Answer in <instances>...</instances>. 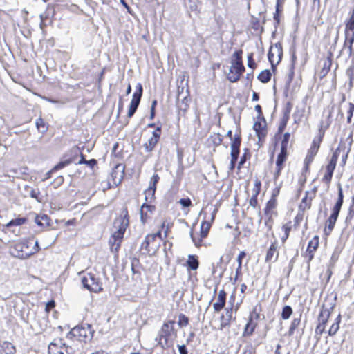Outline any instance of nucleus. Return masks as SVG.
I'll return each instance as SVG.
<instances>
[{
	"label": "nucleus",
	"mask_w": 354,
	"mask_h": 354,
	"mask_svg": "<svg viewBox=\"0 0 354 354\" xmlns=\"http://www.w3.org/2000/svg\"><path fill=\"white\" fill-rule=\"evenodd\" d=\"M247 64L248 66L252 71L255 70L257 68L258 65L254 60L253 53H250L248 54Z\"/></svg>",
	"instance_id": "49"
},
{
	"label": "nucleus",
	"mask_w": 354,
	"mask_h": 354,
	"mask_svg": "<svg viewBox=\"0 0 354 354\" xmlns=\"http://www.w3.org/2000/svg\"><path fill=\"white\" fill-rule=\"evenodd\" d=\"M333 312V307H326L323 304L319 311L316 326H315V337L319 340L323 334H327V337H334L337 335L340 329V324L342 322V315L339 314L333 320V322L330 326L328 330L326 327L328 324L329 320Z\"/></svg>",
	"instance_id": "2"
},
{
	"label": "nucleus",
	"mask_w": 354,
	"mask_h": 354,
	"mask_svg": "<svg viewBox=\"0 0 354 354\" xmlns=\"http://www.w3.org/2000/svg\"><path fill=\"white\" fill-rule=\"evenodd\" d=\"M82 284L88 291L99 293L103 291L102 283L95 274L88 272L81 278Z\"/></svg>",
	"instance_id": "14"
},
{
	"label": "nucleus",
	"mask_w": 354,
	"mask_h": 354,
	"mask_svg": "<svg viewBox=\"0 0 354 354\" xmlns=\"http://www.w3.org/2000/svg\"><path fill=\"white\" fill-rule=\"evenodd\" d=\"M131 271L133 273V279L136 280H142V272L145 270L143 266L140 261V259L136 257H133L131 261Z\"/></svg>",
	"instance_id": "30"
},
{
	"label": "nucleus",
	"mask_w": 354,
	"mask_h": 354,
	"mask_svg": "<svg viewBox=\"0 0 354 354\" xmlns=\"http://www.w3.org/2000/svg\"><path fill=\"white\" fill-rule=\"evenodd\" d=\"M55 15V6L53 4H48L46 10L40 15V19L41 21H47L48 19H53Z\"/></svg>",
	"instance_id": "40"
},
{
	"label": "nucleus",
	"mask_w": 354,
	"mask_h": 354,
	"mask_svg": "<svg viewBox=\"0 0 354 354\" xmlns=\"http://www.w3.org/2000/svg\"><path fill=\"white\" fill-rule=\"evenodd\" d=\"M283 55V46L281 42L279 41L270 46L268 58L273 70H275L277 65L281 62Z\"/></svg>",
	"instance_id": "15"
},
{
	"label": "nucleus",
	"mask_w": 354,
	"mask_h": 354,
	"mask_svg": "<svg viewBox=\"0 0 354 354\" xmlns=\"http://www.w3.org/2000/svg\"><path fill=\"white\" fill-rule=\"evenodd\" d=\"M156 209V205L148 203H144L140 209L141 222L143 224L146 223L151 218V216Z\"/></svg>",
	"instance_id": "28"
},
{
	"label": "nucleus",
	"mask_w": 354,
	"mask_h": 354,
	"mask_svg": "<svg viewBox=\"0 0 354 354\" xmlns=\"http://www.w3.org/2000/svg\"><path fill=\"white\" fill-rule=\"evenodd\" d=\"M143 88L142 86L140 83H138L136 86V91L133 94L132 99L131 100L128 112H127V117L129 118H131L134 113H136L139 104L140 102V100L142 95Z\"/></svg>",
	"instance_id": "22"
},
{
	"label": "nucleus",
	"mask_w": 354,
	"mask_h": 354,
	"mask_svg": "<svg viewBox=\"0 0 354 354\" xmlns=\"http://www.w3.org/2000/svg\"><path fill=\"white\" fill-rule=\"evenodd\" d=\"M253 129L258 138V143L262 146L268 136V124L266 118L257 120L253 124Z\"/></svg>",
	"instance_id": "19"
},
{
	"label": "nucleus",
	"mask_w": 354,
	"mask_h": 354,
	"mask_svg": "<svg viewBox=\"0 0 354 354\" xmlns=\"http://www.w3.org/2000/svg\"><path fill=\"white\" fill-rule=\"evenodd\" d=\"M217 209L211 206L209 208L206 206L201 212L203 216V221H201L200 230L194 231L191 230L190 236L194 245L199 248L205 245L204 240L208 236L210 229L214 222Z\"/></svg>",
	"instance_id": "3"
},
{
	"label": "nucleus",
	"mask_w": 354,
	"mask_h": 354,
	"mask_svg": "<svg viewBox=\"0 0 354 354\" xmlns=\"http://www.w3.org/2000/svg\"><path fill=\"white\" fill-rule=\"evenodd\" d=\"M175 321L168 320L165 322L156 337V341L162 348L168 349L173 346L175 339L177 338L178 332L175 328Z\"/></svg>",
	"instance_id": "6"
},
{
	"label": "nucleus",
	"mask_w": 354,
	"mask_h": 354,
	"mask_svg": "<svg viewBox=\"0 0 354 354\" xmlns=\"http://www.w3.org/2000/svg\"><path fill=\"white\" fill-rule=\"evenodd\" d=\"M188 271L196 270L199 267L198 257L196 255H188L187 260L185 264Z\"/></svg>",
	"instance_id": "39"
},
{
	"label": "nucleus",
	"mask_w": 354,
	"mask_h": 354,
	"mask_svg": "<svg viewBox=\"0 0 354 354\" xmlns=\"http://www.w3.org/2000/svg\"><path fill=\"white\" fill-rule=\"evenodd\" d=\"M344 203V194L342 187L339 185L338 189V198L335 204L331 209V214L326 219L324 228V234L328 236H329L336 224L339 212L341 211Z\"/></svg>",
	"instance_id": "10"
},
{
	"label": "nucleus",
	"mask_w": 354,
	"mask_h": 354,
	"mask_svg": "<svg viewBox=\"0 0 354 354\" xmlns=\"http://www.w3.org/2000/svg\"><path fill=\"white\" fill-rule=\"evenodd\" d=\"M344 40L340 53L346 50L349 57H354V32L344 31Z\"/></svg>",
	"instance_id": "26"
},
{
	"label": "nucleus",
	"mask_w": 354,
	"mask_h": 354,
	"mask_svg": "<svg viewBox=\"0 0 354 354\" xmlns=\"http://www.w3.org/2000/svg\"><path fill=\"white\" fill-rule=\"evenodd\" d=\"M227 295V292L223 288L218 291L216 297V301L213 304V308L215 313H219L225 308Z\"/></svg>",
	"instance_id": "29"
},
{
	"label": "nucleus",
	"mask_w": 354,
	"mask_h": 354,
	"mask_svg": "<svg viewBox=\"0 0 354 354\" xmlns=\"http://www.w3.org/2000/svg\"><path fill=\"white\" fill-rule=\"evenodd\" d=\"M318 188L317 186L313 187L310 190H307L304 192L300 203L298 205V211L294 217V228L298 229L306 217L308 220V215L306 212L309 211L313 206V201L316 198Z\"/></svg>",
	"instance_id": "7"
},
{
	"label": "nucleus",
	"mask_w": 354,
	"mask_h": 354,
	"mask_svg": "<svg viewBox=\"0 0 354 354\" xmlns=\"http://www.w3.org/2000/svg\"><path fill=\"white\" fill-rule=\"evenodd\" d=\"M155 193L156 190L151 189V188H147L145 189L144 192L145 196V203H151L153 201H154L156 199Z\"/></svg>",
	"instance_id": "48"
},
{
	"label": "nucleus",
	"mask_w": 354,
	"mask_h": 354,
	"mask_svg": "<svg viewBox=\"0 0 354 354\" xmlns=\"http://www.w3.org/2000/svg\"><path fill=\"white\" fill-rule=\"evenodd\" d=\"M255 111L257 112L258 115L257 116V120H260L262 118H265L263 114L262 108L260 104H257L254 107Z\"/></svg>",
	"instance_id": "60"
},
{
	"label": "nucleus",
	"mask_w": 354,
	"mask_h": 354,
	"mask_svg": "<svg viewBox=\"0 0 354 354\" xmlns=\"http://www.w3.org/2000/svg\"><path fill=\"white\" fill-rule=\"evenodd\" d=\"M292 229L295 230L294 228V223H292V221H288L281 225V230L283 232V235L280 237L281 243L284 244L286 242Z\"/></svg>",
	"instance_id": "36"
},
{
	"label": "nucleus",
	"mask_w": 354,
	"mask_h": 354,
	"mask_svg": "<svg viewBox=\"0 0 354 354\" xmlns=\"http://www.w3.org/2000/svg\"><path fill=\"white\" fill-rule=\"evenodd\" d=\"M93 337V332L90 325L86 326H76L73 328L69 333L68 337L73 341H78L81 342H87L91 340Z\"/></svg>",
	"instance_id": "13"
},
{
	"label": "nucleus",
	"mask_w": 354,
	"mask_h": 354,
	"mask_svg": "<svg viewBox=\"0 0 354 354\" xmlns=\"http://www.w3.org/2000/svg\"><path fill=\"white\" fill-rule=\"evenodd\" d=\"M15 346L8 341H0V354H16Z\"/></svg>",
	"instance_id": "37"
},
{
	"label": "nucleus",
	"mask_w": 354,
	"mask_h": 354,
	"mask_svg": "<svg viewBox=\"0 0 354 354\" xmlns=\"http://www.w3.org/2000/svg\"><path fill=\"white\" fill-rule=\"evenodd\" d=\"M279 257V243L277 239L271 242L267 248L265 256L266 263H274L277 261Z\"/></svg>",
	"instance_id": "25"
},
{
	"label": "nucleus",
	"mask_w": 354,
	"mask_h": 354,
	"mask_svg": "<svg viewBox=\"0 0 354 354\" xmlns=\"http://www.w3.org/2000/svg\"><path fill=\"white\" fill-rule=\"evenodd\" d=\"M319 246V236H314L308 243L306 251L302 254V257L307 264V270L310 268V263L315 257V254Z\"/></svg>",
	"instance_id": "16"
},
{
	"label": "nucleus",
	"mask_w": 354,
	"mask_h": 354,
	"mask_svg": "<svg viewBox=\"0 0 354 354\" xmlns=\"http://www.w3.org/2000/svg\"><path fill=\"white\" fill-rule=\"evenodd\" d=\"M344 31L354 32V8L349 12V17L345 21Z\"/></svg>",
	"instance_id": "44"
},
{
	"label": "nucleus",
	"mask_w": 354,
	"mask_h": 354,
	"mask_svg": "<svg viewBox=\"0 0 354 354\" xmlns=\"http://www.w3.org/2000/svg\"><path fill=\"white\" fill-rule=\"evenodd\" d=\"M266 19L264 16L262 19L259 18L252 16L250 20L249 28L252 30V34L259 38L261 37V35L264 32V25L266 24Z\"/></svg>",
	"instance_id": "24"
},
{
	"label": "nucleus",
	"mask_w": 354,
	"mask_h": 354,
	"mask_svg": "<svg viewBox=\"0 0 354 354\" xmlns=\"http://www.w3.org/2000/svg\"><path fill=\"white\" fill-rule=\"evenodd\" d=\"M28 222V218L26 217H17L16 218L12 219L6 225V227H10L12 226H20L26 224Z\"/></svg>",
	"instance_id": "46"
},
{
	"label": "nucleus",
	"mask_w": 354,
	"mask_h": 354,
	"mask_svg": "<svg viewBox=\"0 0 354 354\" xmlns=\"http://www.w3.org/2000/svg\"><path fill=\"white\" fill-rule=\"evenodd\" d=\"M241 142L242 138L237 135L236 138L234 139L233 142L231 143L230 162L236 163L240 153V147Z\"/></svg>",
	"instance_id": "31"
},
{
	"label": "nucleus",
	"mask_w": 354,
	"mask_h": 354,
	"mask_svg": "<svg viewBox=\"0 0 354 354\" xmlns=\"http://www.w3.org/2000/svg\"><path fill=\"white\" fill-rule=\"evenodd\" d=\"M246 257V253L244 251H241L239 252L238 257H237V262L238 266H241L243 263V259Z\"/></svg>",
	"instance_id": "62"
},
{
	"label": "nucleus",
	"mask_w": 354,
	"mask_h": 354,
	"mask_svg": "<svg viewBox=\"0 0 354 354\" xmlns=\"http://www.w3.org/2000/svg\"><path fill=\"white\" fill-rule=\"evenodd\" d=\"M277 194L273 193L270 199L266 203V207L264 208V214L268 217V220L271 222L270 228L272 227V224L273 223L272 217L278 216V212L277 211Z\"/></svg>",
	"instance_id": "21"
},
{
	"label": "nucleus",
	"mask_w": 354,
	"mask_h": 354,
	"mask_svg": "<svg viewBox=\"0 0 354 354\" xmlns=\"http://www.w3.org/2000/svg\"><path fill=\"white\" fill-rule=\"evenodd\" d=\"M258 196L252 195L249 200V204L251 207L256 209L259 207Z\"/></svg>",
	"instance_id": "57"
},
{
	"label": "nucleus",
	"mask_w": 354,
	"mask_h": 354,
	"mask_svg": "<svg viewBox=\"0 0 354 354\" xmlns=\"http://www.w3.org/2000/svg\"><path fill=\"white\" fill-rule=\"evenodd\" d=\"M179 203L183 207H188L192 205V201L189 198H181L179 201Z\"/></svg>",
	"instance_id": "58"
},
{
	"label": "nucleus",
	"mask_w": 354,
	"mask_h": 354,
	"mask_svg": "<svg viewBox=\"0 0 354 354\" xmlns=\"http://www.w3.org/2000/svg\"><path fill=\"white\" fill-rule=\"evenodd\" d=\"M48 354H74L73 348L66 345L62 339H55L48 345Z\"/></svg>",
	"instance_id": "17"
},
{
	"label": "nucleus",
	"mask_w": 354,
	"mask_h": 354,
	"mask_svg": "<svg viewBox=\"0 0 354 354\" xmlns=\"http://www.w3.org/2000/svg\"><path fill=\"white\" fill-rule=\"evenodd\" d=\"M55 307V302L54 300H50L49 301L46 305V308H45V310L47 312V313H49L53 308H54Z\"/></svg>",
	"instance_id": "61"
},
{
	"label": "nucleus",
	"mask_w": 354,
	"mask_h": 354,
	"mask_svg": "<svg viewBox=\"0 0 354 354\" xmlns=\"http://www.w3.org/2000/svg\"><path fill=\"white\" fill-rule=\"evenodd\" d=\"M15 248L20 252V253L18 254V256L22 259L28 258L39 250L37 241H35L34 243L29 241L26 243H19L15 245Z\"/></svg>",
	"instance_id": "18"
},
{
	"label": "nucleus",
	"mask_w": 354,
	"mask_h": 354,
	"mask_svg": "<svg viewBox=\"0 0 354 354\" xmlns=\"http://www.w3.org/2000/svg\"><path fill=\"white\" fill-rule=\"evenodd\" d=\"M293 104L291 102H287L283 110V115L284 117L290 118V113L292 109Z\"/></svg>",
	"instance_id": "53"
},
{
	"label": "nucleus",
	"mask_w": 354,
	"mask_h": 354,
	"mask_svg": "<svg viewBox=\"0 0 354 354\" xmlns=\"http://www.w3.org/2000/svg\"><path fill=\"white\" fill-rule=\"evenodd\" d=\"M331 121L330 120V115L326 121L322 120L319 122L317 134L313 138L310 147L307 150L306 157L304 160L303 171L305 173H309L310 170V165L313 162L316 156L317 155L321 144L324 140L325 133L326 130L330 127Z\"/></svg>",
	"instance_id": "4"
},
{
	"label": "nucleus",
	"mask_w": 354,
	"mask_h": 354,
	"mask_svg": "<svg viewBox=\"0 0 354 354\" xmlns=\"http://www.w3.org/2000/svg\"><path fill=\"white\" fill-rule=\"evenodd\" d=\"M354 112V104L352 102H349L347 107V111H346V118H347V122L351 123L352 122V117Z\"/></svg>",
	"instance_id": "52"
},
{
	"label": "nucleus",
	"mask_w": 354,
	"mask_h": 354,
	"mask_svg": "<svg viewBox=\"0 0 354 354\" xmlns=\"http://www.w3.org/2000/svg\"><path fill=\"white\" fill-rule=\"evenodd\" d=\"M333 62V53L329 52L326 59L324 61L323 67L321 70V74L322 77H325L330 71Z\"/></svg>",
	"instance_id": "41"
},
{
	"label": "nucleus",
	"mask_w": 354,
	"mask_h": 354,
	"mask_svg": "<svg viewBox=\"0 0 354 354\" xmlns=\"http://www.w3.org/2000/svg\"><path fill=\"white\" fill-rule=\"evenodd\" d=\"M35 124L37 130L43 134L48 130V124L41 117L36 120Z\"/></svg>",
	"instance_id": "45"
},
{
	"label": "nucleus",
	"mask_w": 354,
	"mask_h": 354,
	"mask_svg": "<svg viewBox=\"0 0 354 354\" xmlns=\"http://www.w3.org/2000/svg\"><path fill=\"white\" fill-rule=\"evenodd\" d=\"M301 315H300L298 317H294L290 322L288 335V336H292L295 331L298 329L299 326L301 325Z\"/></svg>",
	"instance_id": "42"
},
{
	"label": "nucleus",
	"mask_w": 354,
	"mask_h": 354,
	"mask_svg": "<svg viewBox=\"0 0 354 354\" xmlns=\"http://www.w3.org/2000/svg\"><path fill=\"white\" fill-rule=\"evenodd\" d=\"M162 133L161 127H157L152 133V136L144 145L147 152H151L158 143Z\"/></svg>",
	"instance_id": "27"
},
{
	"label": "nucleus",
	"mask_w": 354,
	"mask_h": 354,
	"mask_svg": "<svg viewBox=\"0 0 354 354\" xmlns=\"http://www.w3.org/2000/svg\"><path fill=\"white\" fill-rule=\"evenodd\" d=\"M261 190V181L256 179L254 183V187L252 189V195L259 196Z\"/></svg>",
	"instance_id": "55"
},
{
	"label": "nucleus",
	"mask_w": 354,
	"mask_h": 354,
	"mask_svg": "<svg viewBox=\"0 0 354 354\" xmlns=\"http://www.w3.org/2000/svg\"><path fill=\"white\" fill-rule=\"evenodd\" d=\"M241 354H257V350L252 344H248L244 347Z\"/></svg>",
	"instance_id": "54"
},
{
	"label": "nucleus",
	"mask_w": 354,
	"mask_h": 354,
	"mask_svg": "<svg viewBox=\"0 0 354 354\" xmlns=\"http://www.w3.org/2000/svg\"><path fill=\"white\" fill-rule=\"evenodd\" d=\"M353 130H351L348 136V137L345 139L344 141L342 140L340 141L342 142V147L341 149V152H342V158H341V162L340 166L342 167H344L347 160L348 158V154L351 151V145L353 144Z\"/></svg>",
	"instance_id": "23"
},
{
	"label": "nucleus",
	"mask_w": 354,
	"mask_h": 354,
	"mask_svg": "<svg viewBox=\"0 0 354 354\" xmlns=\"http://www.w3.org/2000/svg\"><path fill=\"white\" fill-rule=\"evenodd\" d=\"M235 301V295L232 294L230 298V302L231 303V306L225 308V312L226 316L224 315H221L220 317V325L218 329L220 330H223L226 327H229L232 323V320H234L236 317H233V303Z\"/></svg>",
	"instance_id": "20"
},
{
	"label": "nucleus",
	"mask_w": 354,
	"mask_h": 354,
	"mask_svg": "<svg viewBox=\"0 0 354 354\" xmlns=\"http://www.w3.org/2000/svg\"><path fill=\"white\" fill-rule=\"evenodd\" d=\"M162 240L160 231L149 234L142 243L140 250L145 251V253L149 256H153L159 250Z\"/></svg>",
	"instance_id": "11"
},
{
	"label": "nucleus",
	"mask_w": 354,
	"mask_h": 354,
	"mask_svg": "<svg viewBox=\"0 0 354 354\" xmlns=\"http://www.w3.org/2000/svg\"><path fill=\"white\" fill-rule=\"evenodd\" d=\"M342 147V142H339L338 147L333 152L332 156L327 160V163L322 167L321 171L322 172V177L321 182L324 183L326 189H328L335 170L338 158L341 153V149Z\"/></svg>",
	"instance_id": "9"
},
{
	"label": "nucleus",
	"mask_w": 354,
	"mask_h": 354,
	"mask_svg": "<svg viewBox=\"0 0 354 354\" xmlns=\"http://www.w3.org/2000/svg\"><path fill=\"white\" fill-rule=\"evenodd\" d=\"M249 158H250V154H248L246 152H245L241 156L240 161L238 163V166H237L238 169H240L242 167V166L244 165V163L245 162L247 159Z\"/></svg>",
	"instance_id": "59"
},
{
	"label": "nucleus",
	"mask_w": 354,
	"mask_h": 354,
	"mask_svg": "<svg viewBox=\"0 0 354 354\" xmlns=\"http://www.w3.org/2000/svg\"><path fill=\"white\" fill-rule=\"evenodd\" d=\"M223 140V136L219 133H212L207 140V146L209 147L216 148L220 146Z\"/></svg>",
	"instance_id": "35"
},
{
	"label": "nucleus",
	"mask_w": 354,
	"mask_h": 354,
	"mask_svg": "<svg viewBox=\"0 0 354 354\" xmlns=\"http://www.w3.org/2000/svg\"><path fill=\"white\" fill-rule=\"evenodd\" d=\"M77 153L68 156V154H65L64 156V160H61L59 162H58L53 168V170L58 171L59 169H62L70 164L75 162L77 158Z\"/></svg>",
	"instance_id": "34"
},
{
	"label": "nucleus",
	"mask_w": 354,
	"mask_h": 354,
	"mask_svg": "<svg viewBox=\"0 0 354 354\" xmlns=\"http://www.w3.org/2000/svg\"><path fill=\"white\" fill-rule=\"evenodd\" d=\"M36 224L41 227H48L50 225V218L46 214L37 215L35 220Z\"/></svg>",
	"instance_id": "43"
},
{
	"label": "nucleus",
	"mask_w": 354,
	"mask_h": 354,
	"mask_svg": "<svg viewBox=\"0 0 354 354\" xmlns=\"http://www.w3.org/2000/svg\"><path fill=\"white\" fill-rule=\"evenodd\" d=\"M178 324L180 327L187 326L189 324V318L184 314H180Z\"/></svg>",
	"instance_id": "56"
},
{
	"label": "nucleus",
	"mask_w": 354,
	"mask_h": 354,
	"mask_svg": "<svg viewBox=\"0 0 354 354\" xmlns=\"http://www.w3.org/2000/svg\"><path fill=\"white\" fill-rule=\"evenodd\" d=\"M119 224L118 229L110 236L109 244L111 252L117 253L122 245L124 233L129 225V215L127 207H123L114 224Z\"/></svg>",
	"instance_id": "5"
},
{
	"label": "nucleus",
	"mask_w": 354,
	"mask_h": 354,
	"mask_svg": "<svg viewBox=\"0 0 354 354\" xmlns=\"http://www.w3.org/2000/svg\"><path fill=\"white\" fill-rule=\"evenodd\" d=\"M289 120L290 118L281 117L274 136V151L270 155V161L274 162L272 171V178L274 181H277L281 176L290 155L288 144L291 135L289 132H284Z\"/></svg>",
	"instance_id": "1"
},
{
	"label": "nucleus",
	"mask_w": 354,
	"mask_h": 354,
	"mask_svg": "<svg viewBox=\"0 0 354 354\" xmlns=\"http://www.w3.org/2000/svg\"><path fill=\"white\" fill-rule=\"evenodd\" d=\"M237 135L241 137V133L240 131L238 133H236L234 136L232 135V131L231 130H229L227 133V137L230 139L231 143L233 142L234 139L236 138Z\"/></svg>",
	"instance_id": "63"
},
{
	"label": "nucleus",
	"mask_w": 354,
	"mask_h": 354,
	"mask_svg": "<svg viewBox=\"0 0 354 354\" xmlns=\"http://www.w3.org/2000/svg\"><path fill=\"white\" fill-rule=\"evenodd\" d=\"M173 225L174 223L171 221L170 218H164L161 221V224L158 231H160L161 234L163 232L164 237L167 238Z\"/></svg>",
	"instance_id": "38"
},
{
	"label": "nucleus",
	"mask_w": 354,
	"mask_h": 354,
	"mask_svg": "<svg viewBox=\"0 0 354 354\" xmlns=\"http://www.w3.org/2000/svg\"><path fill=\"white\" fill-rule=\"evenodd\" d=\"M243 50L241 48L236 49L230 57L229 72L227 79L231 83H235L240 80L245 71V67L243 60Z\"/></svg>",
	"instance_id": "8"
},
{
	"label": "nucleus",
	"mask_w": 354,
	"mask_h": 354,
	"mask_svg": "<svg viewBox=\"0 0 354 354\" xmlns=\"http://www.w3.org/2000/svg\"><path fill=\"white\" fill-rule=\"evenodd\" d=\"M159 180H160L159 175L156 173L153 174V175L151 176V178L150 179V182H149L148 188H151V189L156 191V186H157V184L158 183Z\"/></svg>",
	"instance_id": "51"
},
{
	"label": "nucleus",
	"mask_w": 354,
	"mask_h": 354,
	"mask_svg": "<svg viewBox=\"0 0 354 354\" xmlns=\"http://www.w3.org/2000/svg\"><path fill=\"white\" fill-rule=\"evenodd\" d=\"M260 311H261V306L259 304V309L257 306L253 308L252 310L250 312L247 323L244 326L242 337H251L258 326V320L260 318Z\"/></svg>",
	"instance_id": "12"
},
{
	"label": "nucleus",
	"mask_w": 354,
	"mask_h": 354,
	"mask_svg": "<svg viewBox=\"0 0 354 354\" xmlns=\"http://www.w3.org/2000/svg\"><path fill=\"white\" fill-rule=\"evenodd\" d=\"M284 0H277L276 9L273 14V19L274 21V27L277 28L281 21L283 14Z\"/></svg>",
	"instance_id": "33"
},
{
	"label": "nucleus",
	"mask_w": 354,
	"mask_h": 354,
	"mask_svg": "<svg viewBox=\"0 0 354 354\" xmlns=\"http://www.w3.org/2000/svg\"><path fill=\"white\" fill-rule=\"evenodd\" d=\"M178 351H179L180 354H188V351H187L185 345L178 346Z\"/></svg>",
	"instance_id": "64"
},
{
	"label": "nucleus",
	"mask_w": 354,
	"mask_h": 354,
	"mask_svg": "<svg viewBox=\"0 0 354 354\" xmlns=\"http://www.w3.org/2000/svg\"><path fill=\"white\" fill-rule=\"evenodd\" d=\"M272 77L271 72L270 70H263L262 71L259 75L257 76V79L262 83L266 84L270 81Z\"/></svg>",
	"instance_id": "47"
},
{
	"label": "nucleus",
	"mask_w": 354,
	"mask_h": 354,
	"mask_svg": "<svg viewBox=\"0 0 354 354\" xmlns=\"http://www.w3.org/2000/svg\"><path fill=\"white\" fill-rule=\"evenodd\" d=\"M292 308L290 306H285L281 314V317L283 320H286L290 318L291 315L292 314Z\"/></svg>",
	"instance_id": "50"
},
{
	"label": "nucleus",
	"mask_w": 354,
	"mask_h": 354,
	"mask_svg": "<svg viewBox=\"0 0 354 354\" xmlns=\"http://www.w3.org/2000/svg\"><path fill=\"white\" fill-rule=\"evenodd\" d=\"M125 165L122 163L117 164L112 170L111 176L115 183H120L124 176Z\"/></svg>",
	"instance_id": "32"
}]
</instances>
